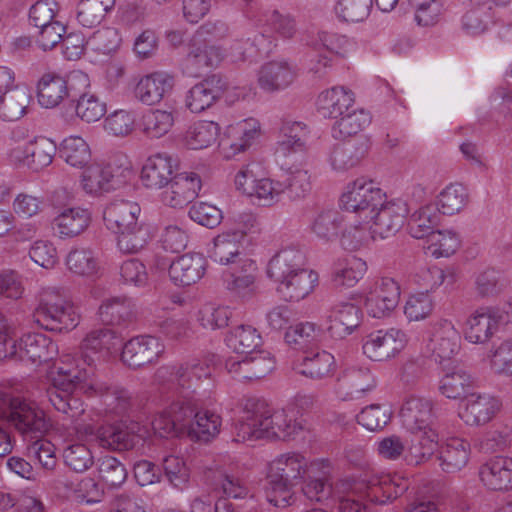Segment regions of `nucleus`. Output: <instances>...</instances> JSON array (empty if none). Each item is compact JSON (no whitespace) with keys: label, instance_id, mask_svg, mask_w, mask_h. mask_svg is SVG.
<instances>
[{"label":"nucleus","instance_id":"obj_1","mask_svg":"<svg viewBox=\"0 0 512 512\" xmlns=\"http://www.w3.org/2000/svg\"><path fill=\"white\" fill-rule=\"evenodd\" d=\"M101 330L93 329L79 345V359L72 368L59 367L58 376L46 389V397L58 412L68 418L79 420L84 412L81 398L75 393L78 386L92 380L96 371V362L101 358Z\"/></svg>","mask_w":512,"mask_h":512},{"label":"nucleus","instance_id":"obj_2","mask_svg":"<svg viewBox=\"0 0 512 512\" xmlns=\"http://www.w3.org/2000/svg\"><path fill=\"white\" fill-rule=\"evenodd\" d=\"M302 429V423L288 417L285 410L272 411L264 400L248 398L244 404L242 420L236 426L234 441L261 438L286 440Z\"/></svg>","mask_w":512,"mask_h":512},{"label":"nucleus","instance_id":"obj_3","mask_svg":"<svg viewBox=\"0 0 512 512\" xmlns=\"http://www.w3.org/2000/svg\"><path fill=\"white\" fill-rule=\"evenodd\" d=\"M318 465L304 455L289 452L278 456L269 464L266 477V497L275 507L290 506L295 498L294 487L310 476Z\"/></svg>","mask_w":512,"mask_h":512},{"label":"nucleus","instance_id":"obj_4","mask_svg":"<svg viewBox=\"0 0 512 512\" xmlns=\"http://www.w3.org/2000/svg\"><path fill=\"white\" fill-rule=\"evenodd\" d=\"M0 422L30 439L42 438L52 428L50 418L35 400L7 393H0Z\"/></svg>","mask_w":512,"mask_h":512},{"label":"nucleus","instance_id":"obj_5","mask_svg":"<svg viewBox=\"0 0 512 512\" xmlns=\"http://www.w3.org/2000/svg\"><path fill=\"white\" fill-rule=\"evenodd\" d=\"M33 320L45 330L63 332L78 325L79 315L63 289L50 287L42 291Z\"/></svg>","mask_w":512,"mask_h":512},{"label":"nucleus","instance_id":"obj_6","mask_svg":"<svg viewBox=\"0 0 512 512\" xmlns=\"http://www.w3.org/2000/svg\"><path fill=\"white\" fill-rule=\"evenodd\" d=\"M84 416L85 411L79 420L69 418L72 429L77 434L95 435L102 447L119 451L130 450L143 441V436L140 434L142 428L137 422H131L129 425L120 422L95 429L86 423Z\"/></svg>","mask_w":512,"mask_h":512},{"label":"nucleus","instance_id":"obj_7","mask_svg":"<svg viewBox=\"0 0 512 512\" xmlns=\"http://www.w3.org/2000/svg\"><path fill=\"white\" fill-rule=\"evenodd\" d=\"M182 394V399L171 403L152 421V427L160 437L190 435L194 418L197 417L199 402L187 392Z\"/></svg>","mask_w":512,"mask_h":512},{"label":"nucleus","instance_id":"obj_8","mask_svg":"<svg viewBox=\"0 0 512 512\" xmlns=\"http://www.w3.org/2000/svg\"><path fill=\"white\" fill-rule=\"evenodd\" d=\"M212 368L205 362L167 364L155 372V381L170 390L193 394L202 379H209Z\"/></svg>","mask_w":512,"mask_h":512},{"label":"nucleus","instance_id":"obj_9","mask_svg":"<svg viewBox=\"0 0 512 512\" xmlns=\"http://www.w3.org/2000/svg\"><path fill=\"white\" fill-rule=\"evenodd\" d=\"M408 481L398 475L390 474H365L353 485L355 495L364 497L373 507L384 505L407 491Z\"/></svg>","mask_w":512,"mask_h":512},{"label":"nucleus","instance_id":"obj_10","mask_svg":"<svg viewBox=\"0 0 512 512\" xmlns=\"http://www.w3.org/2000/svg\"><path fill=\"white\" fill-rule=\"evenodd\" d=\"M386 195L372 180L359 177L347 186V191L341 197V203L346 211L358 213L365 221L383 205Z\"/></svg>","mask_w":512,"mask_h":512},{"label":"nucleus","instance_id":"obj_11","mask_svg":"<svg viewBox=\"0 0 512 512\" xmlns=\"http://www.w3.org/2000/svg\"><path fill=\"white\" fill-rule=\"evenodd\" d=\"M224 367L234 380L251 382L267 376L275 368V361L269 352L259 350L229 356L225 359Z\"/></svg>","mask_w":512,"mask_h":512},{"label":"nucleus","instance_id":"obj_12","mask_svg":"<svg viewBox=\"0 0 512 512\" xmlns=\"http://www.w3.org/2000/svg\"><path fill=\"white\" fill-rule=\"evenodd\" d=\"M164 345L157 337L140 335L128 340L122 347L121 360L131 369L155 364L164 353Z\"/></svg>","mask_w":512,"mask_h":512},{"label":"nucleus","instance_id":"obj_13","mask_svg":"<svg viewBox=\"0 0 512 512\" xmlns=\"http://www.w3.org/2000/svg\"><path fill=\"white\" fill-rule=\"evenodd\" d=\"M501 402L488 393L471 392L461 402L459 417L468 426L489 423L500 411Z\"/></svg>","mask_w":512,"mask_h":512},{"label":"nucleus","instance_id":"obj_14","mask_svg":"<svg viewBox=\"0 0 512 512\" xmlns=\"http://www.w3.org/2000/svg\"><path fill=\"white\" fill-rule=\"evenodd\" d=\"M406 344V333L398 328H390L370 333L362 348L371 360L384 361L398 354Z\"/></svg>","mask_w":512,"mask_h":512},{"label":"nucleus","instance_id":"obj_15","mask_svg":"<svg viewBox=\"0 0 512 512\" xmlns=\"http://www.w3.org/2000/svg\"><path fill=\"white\" fill-rule=\"evenodd\" d=\"M400 418L403 426L412 434H418L421 430L429 428H437L434 403L424 397H408L400 409Z\"/></svg>","mask_w":512,"mask_h":512},{"label":"nucleus","instance_id":"obj_16","mask_svg":"<svg viewBox=\"0 0 512 512\" xmlns=\"http://www.w3.org/2000/svg\"><path fill=\"white\" fill-rule=\"evenodd\" d=\"M361 309L352 302L341 301L326 312L324 327L334 339H344L360 325Z\"/></svg>","mask_w":512,"mask_h":512},{"label":"nucleus","instance_id":"obj_17","mask_svg":"<svg viewBox=\"0 0 512 512\" xmlns=\"http://www.w3.org/2000/svg\"><path fill=\"white\" fill-rule=\"evenodd\" d=\"M408 212V206L402 200L385 201L367 222H373L370 227L373 235L388 238L403 227Z\"/></svg>","mask_w":512,"mask_h":512},{"label":"nucleus","instance_id":"obj_18","mask_svg":"<svg viewBox=\"0 0 512 512\" xmlns=\"http://www.w3.org/2000/svg\"><path fill=\"white\" fill-rule=\"evenodd\" d=\"M370 141L366 136L336 144L330 153V164L336 171H348L359 166L367 157Z\"/></svg>","mask_w":512,"mask_h":512},{"label":"nucleus","instance_id":"obj_19","mask_svg":"<svg viewBox=\"0 0 512 512\" xmlns=\"http://www.w3.org/2000/svg\"><path fill=\"white\" fill-rule=\"evenodd\" d=\"M400 299V287L392 278H382L366 297L365 307L369 315L382 318L394 310Z\"/></svg>","mask_w":512,"mask_h":512},{"label":"nucleus","instance_id":"obj_20","mask_svg":"<svg viewBox=\"0 0 512 512\" xmlns=\"http://www.w3.org/2000/svg\"><path fill=\"white\" fill-rule=\"evenodd\" d=\"M78 388L90 390L92 394L101 396L105 405L118 415L132 412L139 407L137 398L127 389L119 386L90 380Z\"/></svg>","mask_w":512,"mask_h":512},{"label":"nucleus","instance_id":"obj_21","mask_svg":"<svg viewBox=\"0 0 512 512\" xmlns=\"http://www.w3.org/2000/svg\"><path fill=\"white\" fill-rule=\"evenodd\" d=\"M201 186V178L194 172L176 174L163 192V202L173 208H183L198 196Z\"/></svg>","mask_w":512,"mask_h":512},{"label":"nucleus","instance_id":"obj_22","mask_svg":"<svg viewBox=\"0 0 512 512\" xmlns=\"http://www.w3.org/2000/svg\"><path fill=\"white\" fill-rule=\"evenodd\" d=\"M176 159L167 153H157L147 158L141 170V182L149 189L158 190L169 184L177 168Z\"/></svg>","mask_w":512,"mask_h":512},{"label":"nucleus","instance_id":"obj_23","mask_svg":"<svg viewBox=\"0 0 512 512\" xmlns=\"http://www.w3.org/2000/svg\"><path fill=\"white\" fill-rule=\"evenodd\" d=\"M479 477L492 491L512 490V458L497 456L480 466Z\"/></svg>","mask_w":512,"mask_h":512},{"label":"nucleus","instance_id":"obj_24","mask_svg":"<svg viewBox=\"0 0 512 512\" xmlns=\"http://www.w3.org/2000/svg\"><path fill=\"white\" fill-rule=\"evenodd\" d=\"M140 212L141 208L138 203L124 199H115L104 209V224L108 230L118 234L138 223Z\"/></svg>","mask_w":512,"mask_h":512},{"label":"nucleus","instance_id":"obj_25","mask_svg":"<svg viewBox=\"0 0 512 512\" xmlns=\"http://www.w3.org/2000/svg\"><path fill=\"white\" fill-rule=\"evenodd\" d=\"M429 341L433 354L440 360L450 359L460 349V334L446 319L432 325Z\"/></svg>","mask_w":512,"mask_h":512},{"label":"nucleus","instance_id":"obj_26","mask_svg":"<svg viewBox=\"0 0 512 512\" xmlns=\"http://www.w3.org/2000/svg\"><path fill=\"white\" fill-rule=\"evenodd\" d=\"M354 93L343 86L322 91L316 102L317 112L324 118L337 119L353 108Z\"/></svg>","mask_w":512,"mask_h":512},{"label":"nucleus","instance_id":"obj_27","mask_svg":"<svg viewBox=\"0 0 512 512\" xmlns=\"http://www.w3.org/2000/svg\"><path fill=\"white\" fill-rule=\"evenodd\" d=\"M174 77L166 72H154L142 77L135 87V96L142 103L154 105L171 93Z\"/></svg>","mask_w":512,"mask_h":512},{"label":"nucleus","instance_id":"obj_28","mask_svg":"<svg viewBox=\"0 0 512 512\" xmlns=\"http://www.w3.org/2000/svg\"><path fill=\"white\" fill-rule=\"evenodd\" d=\"M223 84L220 76L212 75L195 84L187 93L186 107L193 113H200L211 107L220 97Z\"/></svg>","mask_w":512,"mask_h":512},{"label":"nucleus","instance_id":"obj_29","mask_svg":"<svg viewBox=\"0 0 512 512\" xmlns=\"http://www.w3.org/2000/svg\"><path fill=\"white\" fill-rule=\"evenodd\" d=\"M91 223V213L81 207L64 208L53 220L59 238L70 239L82 234Z\"/></svg>","mask_w":512,"mask_h":512},{"label":"nucleus","instance_id":"obj_30","mask_svg":"<svg viewBox=\"0 0 512 512\" xmlns=\"http://www.w3.org/2000/svg\"><path fill=\"white\" fill-rule=\"evenodd\" d=\"M98 314L104 325L126 327L136 319L135 305L125 296L104 300Z\"/></svg>","mask_w":512,"mask_h":512},{"label":"nucleus","instance_id":"obj_31","mask_svg":"<svg viewBox=\"0 0 512 512\" xmlns=\"http://www.w3.org/2000/svg\"><path fill=\"white\" fill-rule=\"evenodd\" d=\"M259 135L260 123L250 118L231 128L228 137L220 141V146L226 157H231L245 151Z\"/></svg>","mask_w":512,"mask_h":512},{"label":"nucleus","instance_id":"obj_32","mask_svg":"<svg viewBox=\"0 0 512 512\" xmlns=\"http://www.w3.org/2000/svg\"><path fill=\"white\" fill-rule=\"evenodd\" d=\"M205 271V259L200 254H185L174 260L169 276L178 286H190L200 280Z\"/></svg>","mask_w":512,"mask_h":512},{"label":"nucleus","instance_id":"obj_33","mask_svg":"<svg viewBox=\"0 0 512 512\" xmlns=\"http://www.w3.org/2000/svg\"><path fill=\"white\" fill-rule=\"evenodd\" d=\"M295 77V67L288 62L271 61L261 67L258 83L265 91L273 92L288 87Z\"/></svg>","mask_w":512,"mask_h":512},{"label":"nucleus","instance_id":"obj_34","mask_svg":"<svg viewBox=\"0 0 512 512\" xmlns=\"http://www.w3.org/2000/svg\"><path fill=\"white\" fill-rule=\"evenodd\" d=\"M304 265L305 255L300 250L287 248L278 252L269 261L267 275L279 285Z\"/></svg>","mask_w":512,"mask_h":512},{"label":"nucleus","instance_id":"obj_35","mask_svg":"<svg viewBox=\"0 0 512 512\" xmlns=\"http://www.w3.org/2000/svg\"><path fill=\"white\" fill-rule=\"evenodd\" d=\"M318 284V274L303 267L277 286V290L289 301H300L307 297Z\"/></svg>","mask_w":512,"mask_h":512},{"label":"nucleus","instance_id":"obj_36","mask_svg":"<svg viewBox=\"0 0 512 512\" xmlns=\"http://www.w3.org/2000/svg\"><path fill=\"white\" fill-rule=\"evenodd\" d=\"M244 236V231H229L219 234L214 238L210 258L222 265H229L235 262L244 256L242 253V240Z\"/></svg>","mask_w":512,"mask_h":512},{"label":"nucleus","instance_id":"obj_37","mask_svg":"<svg viewBox=\"0 0 512 512\" xmlns=\"http://www.w3.org/2000/svg\"><path fill=\"white\" fill-rule=\"evenodd\" d=\"M338 381L339 393L351 399L361 397L376 386L375 378L368 368H349Z\"/></svg>","mask_w":512,"mask_h":512},{"label":"nucleus","instance_id":"obj_38","mask_svg":"<svg viewBox=\"0 0 512 512\" xmlns=\"http://www.w3.org/2000/svg\"><path fill=\"white\" fill-rule=\"evenodd\" d=\"M470 456V444L460 438L448 439L440 448L438 459L442 470L455 473L464 468Z\"/></svg>","mask_w":512,"mask_h":512},{"label":"nucleus","instance_id":"obj_39","mask_svg":"<svg viewBox=\"0 0 512 512\" xmlns=\"http://www.w3.org/2000/svg\"><path fill=\"white\" fill-rule=\"evenodd\" d=\"M67 96V81L61 75L46 73L39 79L37 84V99L42 107H57Z\"/></svg>","mask_w":512,"mask_h":512},{"label":"nucleus","instance_id":"obj_40","mask_svg":"<svg viewBox=\"0 0 512 512\" xmlns=\"http://www.w3.org/2000/svg\"><path fill=\"white\" fill-rule=\"evenodd\" d=\"M82 189L92 196H101L115 188V179L110 166L94 164L88 166L81 175Z\"/></svg>","mask_w":512,"mask_h":512},{"label":"nucleus","instance_id":"obj_41","mask_svg":"<svg viewBox=\"0 0 512 512\" xmlns=\"http://www.w3.org/2000/svg\"><path fill=\"white\" fill-rule=\"evenodd\" d=\"M31 101V93L24 85L12 87L0 95V118L16 121L24 116Z\"/></svg>","mask_w":512,"mask_h":512},{"label":"nucleus","instance_id":"obj_42","mask_svg":"<svg viewBox=\"0 0 512 512\" xmlns=\"http://www.w3.org/2000/svg\"><path fill=\"white\" fill-rule=\"evenodd\" d=\"M498 328V319L489 309H479L467 320L465 338L474 344L487 342Z\"/></svg>","mask_w":512,"mask_h":512},{"label":"nucleus","instance_id":"obj_43","mask_svg":"<svg viewBox=\"0 0 512 512\" xmlns=\"http://www.w3.org/2000/svg\"><path fill=\"white\" fill-rule=\"evenodd\" d=\"M297 373L312 379L330 377L335 369V360L332 354L326 351L307 353L300 362L295 363Z\"/></svg>","mask_w":512,"mask_h":512},{"label":"nucleus","instance_id":"obj_44","mask_svg":"<svg viewBox=\"0 0 512 512\" xmlns=\"http://www.w3.org/2000/svg\"><path fill=\"white\" fill-rule=\"evenodd\" d=\"M57 152L55 142L46 137L35 138L23 150V163L34 171L49 166Z\"/></svg>","mask_w":512,"mask_h":512},{"label":"nucleus","instance_id":"obj_45","mask_svg":"<svg viewBox=\"0 0 512 512\" xmlns=\"http://www.w3.org/2000/svg\"><path fill=\"white\" fill-rule=\"evenodd\" d=\"M56 352L55 343L43 334H28L21 341V358L32 363L48 362Z\"/></svg>","mask_w":512,"mask_h":512},{"label":"nucleus","instance_id":"obj_46","mask_svg":"<svg viewBox=\"0 0 512 512\" xmlns=\"http://www.w3.org/2000/svg\"><path fill=\"white\" fill-rule=\"evenodd\" d=\"M440 222V215L436 206L428 204L420 207L408 219V233L416 239L429 238L434 228Z\"/></svg>","mask_w":512,"mask_h":512},{"label":"nucleus","instance_id":"obj_47","mask_svg":"<svg viewBox=\"0 0 512 512\" xmlns=\"http://www.w3.org/2000/svg\"><path fill=\"white\" fill-rule=\"evenodd\" d=\"M408 449L407 461L410 464L420 465L429 460L438 448L439 433L437 428L421 430L415 434Z\"/></svg>","mask_w":512,"mask_h":512},{"label":"nucleus","instance_id":"obj_48","mask_svg":"<svg viewBox=\"0 0 512 512\" xmlns=\"http://www.w3.org/2000/svg\"><path fill=\"white\" fill-rule=\"evenodd\" d=\"M225 341L226 345L238 355L257 352L256 348L261 345L262 337L253 326L242 324L230 330Z\"/></svg>","mask_w":512,"mask_h":512},{"label":"nucleus","instance_id":"obj_49","mask_svg":"<svg viewBox=\"0 0 512 512\" xmlns=\"http://www.w3.org/2000/svg\"><path fill=\"white\" fill-rule=\"evenodd\" d=\"M281 135L282 139L278 142V151L286 155L304 150L308 129L303 122L284 120L281 126Z\"/></svg>","mask_w":512,"mask_h":512},{"label":"nucleus","instance_id":"obj_50","mask_svg":"<svg viewBox=\"0 0 512 512\" xmlns=\"http://www.w3.org/2000/svg\"><path fill=\"white\" fill-rule=\"evenodd\" d=\"M279 181L281 184V195H285L292 201L305 198L312 188L310 175L304 169L286 171Z\"/></svg>","mask_w":512,"mask_h":512},{"label":"nucleus","instance_id":"obj_51","mask_svg":"<svg viewBox=\"0 0 512 512\" xmlns=\"http://www.w3.org/2000/svg\"><path fill=\"white\" fill-rule=\"evenodd\" d=\"M474 384L472 376L464 369L457 368L446 373L440 381L439 390L449 399H459L470 394Z\"/></svg>","mask_w":512,"mask_h":512},{"label":"nucleus","instance_id":"obj_52","mask_svg":"<svg viewBox=\"0 0 512 512\" xmlns=\"http://www.w3.org/2000/svg\"><path fill=\"white\" fill-rule=\"evenodd\" d=\"M219 134V126L212 121H199L186 131L183 141L187 148L199 150L213 144Z\"/></svg>","mask_w":512,"mask_h":512},{"label":"nucleus","instance_id":"obj_53","mask_svg":"<svg viewBox=\"0 0 512 512\" xmlns=\"http://www.w3.org/2000/svg\"><path fill=\"white\" fill-rule=\"evenodd\" d=\"M58 150L60 157L75 168H84L91 160L89 145L79 136L65 138Z\"/></svg>","mask_w":512,"mask_h":512},{"label":"nucleus","instance_id":"obj_54","mask_svg":"<svg viewBox=\"0 0 512 512\" xmlns=\"http://www.w3.org/2000/svg\"><path fill=\"white\" fill-rule=\"evenodd\" d=\"M337 119L332 127L333 137L335 138L356 135L371 122L370 114L363 109H350Z\"/></svg>","mask_w":512,"mask_h":512},{"label":"nucleus","instance_id":"obj_55","mask_svg":"<svg viewBox=\"0 0 512 512\" xmlns=\"http://www.w3.org/2000/svg\"><path fill=\"white\" fill-rule=\"evenodd\" d=\"M116 0H80L77 7V21L83 27L92 28L101 23Z\"/></svg>","mask_w":512,"mask_h":512},{"label":"nucleus","instance_id":"obj_56","mask_svg":"<svg viewBox=\"0 0 512 512\" xmlns=\"http://www.w3.org/2000/svg\"><path fill=\"white\" fill-rule=\"evenodd\" d=\"M151 239L148 226L143 222L123 230L117 234V246L123 253H138Z\"/></svg>","mask_w":512,"mask_h":512},{"label":"nucleus","instance_id":"obj_57","mask_svg":"<svg viewBox=\"0 0 512 512\" xmlns=\"http://www.w3.org/2000/svg\"><path fill=\"white\" fill-rule=\"evenodd\" d=\"M365 264L357 259L339 260L334 263L331 281L335 287H353L362 277Z\"/></svg>","mask_w":512,"mask_h":512},{"label":"nucleus","instance_id":"obj_58","mask_svg":"<svg viewBox=\"0 0 512 512\" xmlns=\"http://www.w3.org/2000/svg\"><path fill=\"white\" fill-rule=\"evenodd\" d=\"M221 417L209 410L197 409V417L194 418L189 437L198 441L207 442L214 438L220 431Z\"/></svg>","mask_w":512,"mask_h":512},{"label":"nucleus","instance_id":"obj_59","mask_svg":"<svg viewBox=\"0 0 512 512\" xmlns=\"http://www.w3.org/2000/svg\"><path fill=\"white\" fill-rule=\"evenodd\" d=\"M343 218L336 210H323L312 222V232L320 239L331 241L338 237L342 229Z\"/></svg>","mask_w":512,"mask_h":512},{"label":"nucleus","instance_id":"obj_60","mask_svg":"<svg viewBox=\"0 0 512 512\" xmlns=\"http://www.w3.org/2000/svg\"><path fill=\"white\" fill-rule=\"evenodd\" d=\"M468 194L461 184H450L438 196V212L445 215L459 213L467 204Z\"/></svg>","mask_w":512,"mask_h":512},{"label":"nucleus","instance_id":"obj_61","mask_svg":"<svg viewBox=\"0 0 512 512\" xmlns=\"http://www.w3.org/2000/svg\"><path fill=\"white\" fill-rule=\"evenodd\" d=\"M427 249L436 258L449 257L460 246V238L453 231H435L427 239Z\"/></svg>","mask_w":512,"mask_h":512},{"label":"nucleus","instance_id":"obj_62","mask_svg":"<svg viewBox=\"0 0 512 512\" xmlns=\"http://www.w3.org/2000/svg\"><path fill=\"white\" fill-rule=\"evenodd\" d=\"M174 124L172 112L164 110H152L147 112L142 119L143 131L151 138H160L167 134Z\"/></svg>","mask_w":512,"mask_h":512},{"label":"nucleus","instance_id":"obj_63","mask_svg":"<svg viewBox=\"0 0 512 512\" xmlns=\"http://www.w3.org/2000/svg\"><path fill=\"white\" fill-rule=\"evenodd\" d=\"M373 0H338L335 12L345 22H362L370 14Z\"/></svg>","mask_w":512,"mask_h":512},{"label":"nucleus","instance_id":"obj_64","mask_svg":"<svg viewBox=\"0 0 512 512\" xmlns=\"http://www.w3.org/2000/svg\"><path fill=\"white\" fill-rule=\"evenodd\" d=\"M76 115L87 123L97 122L106 114V103L93 93H83L75 106Z\"/></svg>","mask_w":512,"mask_h":512}]
</instances>
